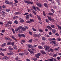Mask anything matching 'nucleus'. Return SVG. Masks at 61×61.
I'll return each mask as SVG.
<instances>
[{
    "label": "nucleus",
    "instance_id": "nucleus-1",
    "mask_svg": "<svg viewBox=\"0 0 61 61\" xmlns=\"http://www.w3.org/2000/svg\"><path fill=\"white\" fill-rule=\"evenodd\" d=\"M36 5L40 7H42V4L40 3H39L38 2H37L36 3Z\"/></svg>",
    "mask_w": 61,
    "mask_h": 61
},
{
    "label": "nucleus",
    "instance_id": "nucleus-2",
    "mask_svg": "<svg viewBox=\"0 0 61 61\" xmlns=\"http://www.w3.org/2000/svg\"><path fill=\"white\" fill-rule=\"evenodd\" d=\"M41 54L40 53H38L37 54L35 55L36 57L37 58H39V56H40Z\"/></svg>",
    "mask_w": 61,
    "mask_h": 61
},
{
    "label": "nucleus",
    "instance_id": "nucleus-3",
    "mask_svg": "<svg viewBox=\"0 0 61 61\" xmlns=\"http://www.w3.org/2000/svg\"><path fill=\"white\" fill-rule=\"evenodd\" d=\"M44 47L45 49L46 50H48L49 48V47L48 46H46V45H44Z\"/></svg>",
    "mask_w": 61,
    "mask_h": 61
},
{
    "label": "nucleus",
    "instance_id": "nucleus-4",
    "mask_svg": "<svg viewBox=\"0 0 61 61\" xmlns=\"http://www.w3.org/2000/svg\"><path fill=\"white\" fill-rule=\"evenodd\" d=\"M2 8L3 10H5L6 8V7L5 5H4L2 6Z\"/></svg>",
    "mask_w": 61,
    "mask_h": 61
},
{
    "label": "nucleus",
    "instance_id": "nucleus-5",
    "mask_svg": "<svg viewBox=\"0 0 61 61\" xmlns=\"http://www.w3.org/2000/svg\"><path fill=\"white\" fill-rule=\"evenodd\" d=\"M47 28L48 29H49L50 30H51L52 29V28L51 27H50V26L49 25L47 26Z\"/></svg>",
    "mask_w": 61,
    "mask_h": 61
},
{
    "label": "nucleus",
    "instance_id": "nucleus-6",
    "mask_svg": "<svg viewBox=\"0 0 61 61\" xmlns=\"http://www.w3.org/2000/svg\"><path fill=\"white\" fill-rule=\"evenodd\" d=\"M40 36V35L39 34V35H37L36 34H34V36L35 37H39Z\"/></svg>",
    "mask_w": 61,
    "mask_h": 61
},
{
    "label": "nucleus",
    "instance_id": "nucleus-7",
    "mask_svg": "<svg viewBox=\"0 0 61 61\" xmlns=\"http://www.w3.org/2000/svg\"><path fill=\"white\" fill-rule=\"evenodd\" d=\"M5 39L6 40H9V41H12V39H11L8 38L7 37H5Z\"/></svg>",
    "mask_w": 61,
    "mask_h": 61
},
{
    "label": "nucleus",
    "instance_id": "nucleus-8",
    "mask_svg": "<svg viewBox=\"0 0 61 61\" xmlns=\"http://www.w3.org/2000/svg\"><path fill=\"white\" fill-rule=\"evenodd\" d=\"M53 44H54V46H58V44H56V42L55 41H54V42Z\"/></svg>",
    "mask_w": 61,
    "mask_h": 61
},
{
    "label": "nucleus",
    "instance_id": "nucleus-9",
    "mask_svg": "<svg viewBox=\"0 0 61 61\" xmlns=\"http://www.w3.org/2000/svg\"><path fill=\"white\" fill-rule=\"evenodd\" d=\"M14 49H15V50H17V46H16L15 45L14 46Z\"/></svg>",
    "mask_w": 61,
    "mask_h": 61
},
{
    "label": "nucleus",
    "instance_id": "nucleus-10",
    "mask_svg": "<svg viewBox=\"0 0 61 61\" xmlns=\"http://www.w3.org/2000/svg\"><path fill=\"white\" fill-rule=\"evenodd\" d=\"M20 14H21V13L20 12H16L15 13V15H19Z\"/></svg>",
    "mask_w": 61,
    "mask_h": 61
},
{
    "label": "nucleus",
    "instance_id": "nucleus-11",
    "mask_svg": "<svg viewBox=\"0 0 61 61\" xmlns=\"http://www.w3.org/2000/svg\"><path fill=\"white\" fill-rule=\"evenodd\" d=\"M4 58L6 60H7V59H8L9 58L8 57H7V56H5L4 57Z\"/></svg>",
    "mask_w": 61,
    "mask_h": 61
},
{
    "label": "nucleus",
    "instance_id": "nucleus-12",
    "mask_svg": "<svg viewBox=\"0 0 61 61\" xmlns=\"http://www.w3.org/2000/svg\"><path fill=\"white\" fill-rule=\"evenodd\" d=\"M5 3L7 4H9V2L8 0H5Z\"/></svg>",
    "mask_w": 61,
    "mask_h": 61
},
{
    "label": "nucleus",
    "instance_id": "nucleus-13",
    "mask_svg": "<svg viewBox=\"0 0 61 61\" xmlns=\"http://www.w3.org/2000/svg\"><path fill=\"white\" fill-rule=\"evenodd\" d=\"M38 47L40 49H43V47L40 45L38 46Z\"/></svg>",
    "mask_w": 61,
    "mask_h": 61
},
{
    "label": "nucleus",
    "instance_id": "nucleus-14",
    "mask_svg": "<svg viewBox=\"0 0 61 61\" xmlns=\"http://www.w3.org/2000/svg\"><path fill=\"white\" fill-rule=\"evenodd\" d=\"M11 45V42H8L7 44V46H9V45Z\"/></svg>",
    "mask_w": 61,
    "mask_h": 61
},
{
    "label": "nucleus",
    "instance_id": "nucleus-15",
    "mask_svg": "<svg viewBox=\"0 0 61 61\" xmlns=\"http://www.w3.org/2000/svg\"><path fill=\"white\" fill-rule=\"evenodd\" d=\"M19 55H20V56H23V55H24V53L23 52H20L19 53Z\"/></svg>",
    "mask_w": 61,
    "mask_h": 61
},
{
    "label": "nucleus",
    "instance_id": "nucleus-16",
    "mask_svg": "<svg viewBox=\"0 0 61 61\" xmlns=\"http://www.w3.org/2000/svg\"><path fill=\"white\" fill-rule=\"evenodd\" d=\"M41 53H42V54H43V55H44V54L46 55V52H45L44 51H41Z\"/></svg>",
    "mask_w": 61,
    "mask_h": 61
},
{
    "label": "nucleus",
    "instance_id": "nucleus-17",
    "mask_svg": "<svg viewBox=\"0 0 61 61\" xmlns=\"http://www.w3.org/2000/svg\"><path fill=\"white\" fill-rule=\"evenodd\" d=\"M32 8L33 9H34L35 11H37V10H36V7L35 6L33 5L32 6Z\"/></svg>",
    "mask_w": 61,
    "mask_h": 61
},
{
    "label": "nucleus",
    "instance_id": "nucleus-18",
    "mask_svg": "<svg viewBox=\"0 0 61 61\" xmlns=\"http://www.w3.org/2000/svg\"><path fill=\"white\" fill-rule=\"evenodd\" d=\"M52 59H48V61H53V58H51Z\"/></svg>",
    "mask_w": 61,
    "mask_h": 61
},
{
    "label": "nucleus",
    "instance_id": "nucleus-19",
    "mask_svg": "<svg viewBox=\"0 0 61 61\" xmlns=\"http://www.w3.org/2000/svg\"><path fill=\"white\" fill-rule=\"evenodd\" d=\"M25 3H27L28 4H29L30 3V1H25Z\"/></svg>",
    "mask_w": 61,
    "mask_h": 61
},
{
    "label": "nucleus",
    "instance_id": "nucleus-20",
    "mask_svg": "<svg viewBox=\"0 0 61 61\" xmlns=\"http://www.w3.org/2000/svg\"><path fill=\"white\" fill-rule=\"evenodd\" d=\"M1 13L2 15H5V12H4L3 11Z\"/></svg>",
    "mask_w": 61,
    "mask_h": 61
},
{
    "label": "nucleus",
    "instance_id": "nucleus-21",
    "mask_svg": "<svg viewBox=\"0 0 61 61\" xmlns=\"http://www.w3.org/2000/svg\"><path fill=\"white\" fill-rule=\"evenodd\" d=\"M30 54H32V55H34V54L35 53H34V52L33 51H30Z\"/></svg>",
    "mask_w": 61,
    "mask_h": 61
},
{
    "label": "nucleus",
    "instance_id": "nucleus-22",
    "mask_svg": "<svg viewBox=\"0 0 61 61\" xmlns=\"http://www.w3.org/2000/svg\"><path fill=\"white\" fill-rule=\"evenodd\" d=\"M5 45H6V43H4L2 44V45H1V46L2 47H4V46H5Z\"/></svg>",
    "mask_w": 61,
    "mask_h": 61
},
{
    "label": "nucleus",
    "instance_id": "nucleus-23",
    "mask_svg": "<svg viewBox=\"0 0 61 61\" xmlns=\"http://www.w3.org/2000/svg\"><path fill=\"white\" fill-rule=\"evenodd\" d=\"M8 49L10 50H14V49H13V48H12L11 47L8 48Z\"/></svg>",
    "mask_w": 61,
    "mask_h": 61
},
{
    "label": "nucleus",
    "instance_id": "nucleus-24",
    "mask_svg": "<svg viewBox=\"0 0 61 61\" xmlns=\"http://www.w3.org/2000/svg\"><path fill=\"white\" fill-rule=\"evenodd\" d=\"M21 30H22L23 31H25L26 30V29L24 27L22 28L21 29Z\"/></svg>",
    "mask_w": 61,
    "mask_h": 61
},
{
    "label": "nucleus",
    "instance_id": "nucleus-25",
    "mask_svg": "<svg viewBox=\"0 0 61 61\" xmlns=\"http://www.w3.org/2000/svg\"><path fill=\"white\" fill-rule=\"evenodd\" d=\"M48 19L50 21H51V20H52V19L51 17H49L48 18Z\"/></svg>",
    "mask_w": 61,
    "mask_h": 61
},
{
    "label": "nucleus",
    "instance_id": "nucleus-26",
    "mask_svg": "<svg viewBox=\"0 0 61 61\" xmlns=\"http://www.w3.org/2000/svg\"><path fill=\"white\" fill-rule=\"evenodd\" d=\"M26 19H29V15H26Z\"/></svg>",
    "mask_w": 61,
    "mask_h": 61
},
{
    "label": "nucleus",
    "instance_id": "nucleus-27",
    "mask_svg": "<svg viewBox=\"0 0 61 61\" xmlns=\"http://www.w3.org/2000/svg\"><path fill=\"white\" fill-rule=\"evenodd\" d=\"M51 27H52V28H55V27L54 25H51Z\"/></svg>",
    "mask_w": 61,
    "mask_h": 61
},
{
    "label": "nucleus",
    "instance_id": "nucleus-28",
    "mask_svg": "<svg viewBox=\"0 0 61 61\" xmlns=\"http://www.w3.org/2000/svg\"><path fill=\"white\" fill-rule=\"evenodd\" d=\"M24 53V54H25V55H28L29 53L28 52L26 51V52H25Z\"/></svg>",
    "mask_w": 61,
    "mask_h": 61
},
{
    "label": "nucleus",
    "instance_id": "nucleus-29",
    "mask_svg": "<svg viewBox=\"0 0 61 61\" xmlns=\"http://www.w3.org/2000/svg\"><path fill=\"white\" fill-rule=\"evenodd\" d=\"M54 42H55V41H51L50 42V44H53L54 43Z\"/></svg>",
    "mask_w": 61,
    "mask_h": 61
},
{
    "label": "nucleus",
    "instance_id": "nucleus-30",
    "mask_svg": "<svg viewBox=\"0 0 61 61\" xmlns=\"http://www.w3.org/2000/svg\"><path fill=\"white\" fill-rule=\"evenodd\" d=\"M37 17L39 20H41V19L39 16H37Z\"/></svg>",
    "mask_w": 61,
    "mask_h": 61
},
{
    "label": "nucleus",
    "instance_id": "nucleus-31",
    "mask_svg": "<svg viewBox=\"0 0 61 61\" xmlns=\"http://www.w3.org/2000/svg\"><path fill=\"white\" fill-rule=\"evenodd\" d=\"M52 31L53 33H55L56 32V30L55 29H52Z\"/></svg>",
    "mask_w": 61,
    "mask_h": 61
},
{
    "label": "nucleus",
    "instance_id": "nucleus-32",
    "mask_svg": "<svg viewBox=\"0 0 61 61\" xmlns=\"http://www.w3.org/2000/svg\"><path fill=\"white\" fill-rule=\"evenodd\" d=\"M44 5L45 6V7H48L47 5L45 3Z\"/></svg>",
    "mask_w": 61,
    "mask_h": 61
},
{
    "label": "nucleus",
    "instance_id": "nucleus-33",
    "mask_svg": "<svg viewBox=\"0 0 61 61\" xmlns=\"http://www.w3.org/2000/svg\"><path fill=\"white\" fill-rule=\"evenodd\" d=\"M48 15H53V14L52 13H48Z\"/></svg>",
    "mask_w": 61,
    "mask_h": 61
},
{
    "label": "nucleus",
    "instance_id": "nucleus-34",
    "mask_svg": "<svg viewBox=\"0 0 61 61\" xmlns=\"http://www.w3.org/2000/svg\"><path fill=\"white\" fill-rule=\"evenodd\" d=\"M43 15L44 16H46V12H45L44 11H43Z\"/></svg>",
    "mask_w": 61,
    "mask_h": 61
},
{
    "label": "nucleus",
    "instance_id": "nucleus-35",
    "mask_svg": "<svg viewBox=\"0 0 61 61\" xmlns=\"http://www.w3.org/2000/svg\"><path fill=\"white\" fill-rule=\"evenodd\" d=\"M33 60H34V61H36L37 60V58H33Z\"/></svg>",
    "mask_w": 61,
    "mask_h": 61
},
{
    "label": "nucleus",
    "instance_id": "nucleus-36",
    "mask_svg": "<svg viewBox=\"0 0 61 61\" xmlns=\"http://www.w3.org/2000/svg\"><path fill=\"white\" fill-rule=\"evenodd\" d=\"M7 55L8 56H10V55H12V53H7Z\"/></svg>",
    "mask_w": 61,
    "mask_h": 61
},
{
    "label": "nucleus",
    "instance_id": "nucleus-37",
    "mask_svg": "<svg viewBox=\"0 0 61 61\" xmlns=\"http://www.w3.org/2000/svg\"><path fill=\"white\" fill-rule=\"evenodd\" d=\"M57 56V54H54L53 56L54 57H55L56 56Z\"/></svg>",
    "mask_w": 61,
    "mask_h": 61
},
{
    "label": "nucleus",
    "instance_id": "nucleus-38",
    "mask_svg": "<svg viewBox=\"0 0 61 61\" xmlns=\"http://www.w3.org/2000/svg\"><path fill=\"white\" fill-rule=\"evenodd\" d=\"M26 23H29V24H30V23H31V22L30 21H26Z\"/></svg>",
    "mask_w": 61,
    "mask_h": 61
},
{
    "label": "nucleus",
    "instance_id": "nucleus-39",
    "mask_svg": "<svg viewBox=\"0 0 61 61\" xmlns=\"http://www.w3.org/2000/svg\"><path fill=\"white\" fill-rule=\"evenodd\" d=\"M30 22H34L35 21V20L33 19H30Z\"/></svg>",
    "mask_w": 61,
    "mask_h": 61
},
{
    "label": "nucleus",
    "instance_id": "nucleus-40",
    "mask_svg": "<svg viewBox=\"0 0 61 61\" xmlns=\"http://www.w3.org/2000/svg\"><path fill=\"white\" fill-rule=\"evenodd\" d=\"M51 10L52 12V13H55V11L54 10L52 9H51Z\"/></svg>",
    "mask_w": 61,
    "mask_h": 61
},
{
    "label": "nucleus",
    "instance_id": "nucleus-41",
    "mask_svg": "<svg viewBox=\"0 0 61 61\" xmlns=\"http://www.w3.org/2000/svg\"><path fill=\"white\" fill-rule=\"evenodd\" d=\"M22 36L23 37H25L26 36L24 34H22Z\"/></svg>",
    "mask_w": 61,
    "mask_h": 61
},
{
    "label": "nucleus",
    "instance_id": "nucleus-42",
    "mask_svg": "<svg viewBox=\"0 0 61 61\" xmlns=\"http://www.w3.org/2000/svg\"><path fill=\"white\" fill-rule=\"evenodd\" d=\"M14 23L16 24H18V21L17 20H15V21Z\"/></svg>",
    "mask_w": 61,
    "mask_h": 61
},
{
    "label": "nucleus",
    "instance_id": "nucleus-43",
    "mask_svg": "<svg viewBox=\"0 0 61 61\" xmlns=\"http://www.w3.org/2000/svg\"><path fill=\"white\" fill-rule=\"evenodd\" d=\"M50 51H51V52H53V51H54V49H50Z\"/></svg>",
    "mask_w": 61,
    "mask_h": 61
},
{
    "label": "nucleus",
    "instance_id": "nucleus-44",
    "mask_svg": "<svg viewBox=\"0 0 61 61\" xmlns=\"http://www.w3.org/2000/svg\"><path fill=\"white\" fill-rule=\"evenodd\" d=\"M22 27L21 26H19V27H18V29H19V30H20V29H21V28L22 29Z\"/></svg>",
    "mask_w": 61,
    "mask_h": 61
},
{
    "label": "nucleus",
    "instance_id": "nucleus-45",
    "mask_svg": "<svg viewBox=\"0 0 61 61\" xmlns=\"http://www.w3.org/2000/svg\"><path fill=\"white\" fill-rule=\"evenodd\" d=\"M57 59L59 60V61L60 59V58L59 57H57Z\"/></svg>",
    "mask_w": 61,
    "mask_h": 61
},
{
    "label": "nucleus",
    "instance_id": "nucleus-46",
    "mask_svg": "<svg viewBox=\"0 0 61 61\" xmlns=\"http://www.w3.org/2000/svg\"><path fill=\"white\" fill-rule=\"evenodd\" d=\"M15 60L16 61H18V57H16L15 59Z\"/></svg>",
    "mask_w": 61,
    "mask_h": 61
},
{
    "label": "nucleus",
    "instance_id": "nucleus-47",
    "mask_svg": "<svg viewBox=\"0 0 61 61\" xmlns=\"http://www.w3.org/2000/svg\"><path fill=\"white\" fill-rule=\"evenodd\" d=\"M8 23L9 24H10V25H12V22H11L10 21H9L8 22Z\"/></svg>",
    "mask_w": 61,
    "mask_h": 61
},
{
    "label": "nucleus",
    "instance_id": "nucleus-48",
    "mask_svg": "<svg viewBox=\"0 0 61 61\" xmlns=\"http://www.w3.org/2000/svg\"><path fill=\"white\" fill-rule=\"evenodd\" d=\"M0 55H1V56H4V54L2 52H1L0 53Z\"/></svg>",
    "mask_w": 61,
    "mask_h": 61
},
{
    "label": "nucleus",
    "instance_id": "nucleus-49",
    "mask_svg": "<svg viewBox=\"0 0 61 61\" xmlns=\"http://www.w3.org/2000/svg\"><path fill=\"white\" fill-rule=\"evenodd\" d=\"M39 31L40 32H43V31L41 29H40L39 30Z\"/></svg>",
    "mask_w": 61,
    "mask_h": 61
},
{
    "label": "nucleus",
    "instance_id": "nucleus-50",
    "mask_svg": "<svg viewBox=\"0 0 61 61\" xmlns=\"http://www.w3.org/2000/svg\"><path fill=\"white\" fill-rule=\"evenodd\" d=\"M46 22H47V23H48V22H49V20H48V19H46Z\"/></svg>",
    "mask_w": 61,
    "mask_h": 61
},
{
    "label": "nucleus",
    "instance_id": "nucleus-51",
    "mask_svg": "<svg viewBox=\"0 0 61 61\" xmlns=\"http://www.w3.org/2000/svg\"><path fill=\"white\" fill-rule=\"evenodd\" d=\"M15 30L16 32H17V31H18V30H19V29H18H18L16 28L15 29Z\"/></svg>",
    "mask_w": 61,
    "mask_h": 61
},
{
    "label": "nucleus",
    "instance_id": "nucleus-52",
    "mask_svg": "<svg viewBox=\"0 0 61 61\" xmlns=\"http://www.w3.org/2000/svg\"><path fill=\"white\" fill-rule=\"evenodd\" d=\"M36 8L38 10V11H40V9H39V7H36Z\"/></svg>",
    "mask_w": 61,
    "mask_h": 61
},
{
    "label": "nucleus",
    "instance_id": "nucleus-53",
    "mask_svg": "<svg viewBox=\"0 0 61 61\" xmlns=\"http://www.w3.org/2000/svg\"><path fill=\"white\" fill-rule=\"evenodd\" d=\"M28 51H29V52H30L31 51H32L30 49H28Z\"/></svg>",
    "mask_w": 61,
    "mask_h": 61
},
{
    "label": "nucleus",
    "instance_id": "nucleus-54",
    "mask_svg": "<svg viewBox=\"0 0 61 61\" xmlns=\"http://www.w3.org/2000/svg\"><path fill=\"white\" fill-rule=\"evenodd\" d=\"M29 33L30 35H32V33L30 31H29Z\"/></svg>",
    "mask_w": 61,
    "mask_h": 61
},
{
    "label": "nucleus",
    "instance_id": "nucleus-55",
    "mask_svg": "<svg viewBox=\"0 0 61 61\" xmlns=\"http://www.w3.org/2000/svg\"><path fill=\"white\" fill-rule=\"evenodd\" d=\"M27 46L29 47V48H30L31 45H27Z\"/></svg>",
    "mask_w": 61,
    "mask_h": 61
},
{
    "label": "nucleus",
    "instance_id": "nucleus-56",
    "mask_svg": "<svg viewBox=\"0 0 61 61\" xmlns=\"http://www.w3.org/2000/svg\"><path fill=\"white\" fill-rule=\"evenodd\" d=\"M14 44H15V43L14 42H12L11 43L12 46H14Z\"/></svg>",
    "mask_w": 61,
    "mask_h": 61
},
{
    "label": "nucleus",
    "instance_id": "nucleus-57",
    "mask_svg": "<svg viewBox=\"0 0 61 61\" xmlns=\"http://www.w3.org/2000/svg\"><path fill=\"white\" fill-rule=\"evenodd\" d=\"M19 36L20 37H21V36H22V34H20L19 35Z\"/></svg>",
    "mask_w": 61,
    "mask_h": 61
},
{
    "label": "nucleus",
    "instance_id": "nucleus-58",
    "mask_svg": "<svg viewBox=\"0 0 61 61\" xmlns=\"http://www.w3.org/2000/svg\"><path fill=\"white\" fill-rule=\"evenodd\" d=\"M14 1L16 3H18V1H17V0H14Z\"/></svg>",
    "mask_w": 61,
    "mask_h": 61
},
{
    "label": "nucleus",
    "instance_id": "nucleus-59",
    "mask_svg": "<svg viewBox=\"0 0 61 61\" xmlns=\"http://www.w3.org/2000/svg\"><path fill=\"white\" fill-rule=\"evenodd\" d=\"M24 22V21L23 20H20V22H21V23H23Z\"/></svg>",
    "mask_w": 61,
    "mask_h": 61
},
{
    "label": "nucleus",
    "instance_id": "nucleus-60",
    "mask_svg": "<svg viewBox=\"0 0 61 61\" xmlns=\"http://www.w3.org/2000/svg\"><path fill=\"white\" fill-rule=\"evenodd\" d=\"M31 50L34 52H35V49H34L31 48Z\"/></svg>",
    "mask_w": 61,
    "mask_h": 61
},
{
    "label": "nucleus",
    "instance_id": "nucleus-61",
    "mask_svg": "<svg viewBox=\"0 0 61 61\" xmlns=\"http://www.w3.org/2000/svg\"><path fill=\"white\" fill-rule=\"evenodd\" d=\"M6 11L7 12H9L10 11V9H7L6 10Z\"/></svg>",
    "mask_w": 61,
    "mask_h": 61
},
{
    "label": "nucleus",
    "instance_id": "nucleus-62",
    "mask_svg": "<svg viewBox=\"0 0 61 61\" xmlns=\"http://www.w3.org/2000/svg\"><path fill=\"white\" fill-rule=\"evenodd\" d=\"M5 30H2V33H4V32H5Z\"/></svg>",
    "mask_w": 61,
    "mask_h": 61
},
{
    "label": "nucleus",
    "instance_id": "nucleus-63",
    "mask_svg": "<svg viewBox=\"0 0 61 61\" xmlns=\"http://www.w3.org/2000/svg\"><path fill=\"white\" fill-rule=\"evenodd\" d=\"M26 61H30V60H29V59H26Z\"/></svg>",
    "mask_w": 61,
    "mask_h": 61
},
{
    "label": "nucleus",
    "instance_id": "nucleus-64",
    "mask_svg": "<svg viewBox=\"0 0 61 61\" xmlns=\"http://www.w3.org/2000/svg\"><path fill=\"white\" fill-rule=\"evenodd\" d=\"M58 28L60 29V30H61V27L60 26H58Z\"/></svg>",
    "mask_w": 61,
    "mask_h": 61
}]
</instances>
